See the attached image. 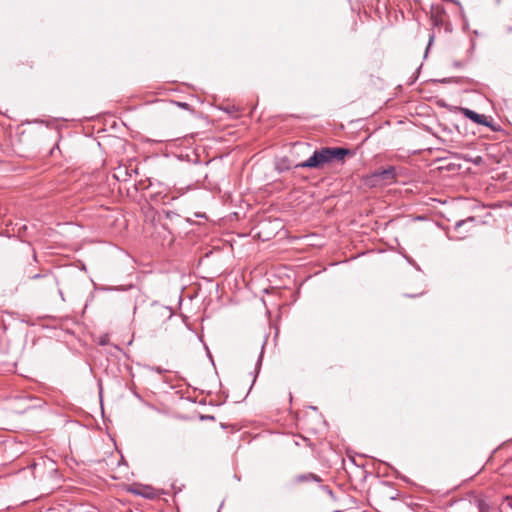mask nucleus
<instances>
[{
    "label": "nucleus",
    "instance_id": "nucleus-1",
    "mask_svg": "<svg viewBox=\"0 0 512 512\" xmlns=\"http://www.w3.org/2000/svg\"><path fill=\"white\" fill-rule=\"evenodd\" d=\"M402 168L395 166H389L386 169H378L372 172L366 178V184L372 187L391 185L397 182V178L400 175Z\"/></svg>",
    "mask_w": 512,
    "mask_h": 512
},
{
    "label": "nucleus",
    "instance_id": "nucleus-2",
    "mask_svg": "<svg viewBox=\"0 0 512 512\" xmlns=\"http://www.w3.org/2000/svg\"><path fill=\"white\" fill-rule=\"evenodd\" d=\"M329 163H331L329 147H323L319 150H315L307 160L297 164L296 167L319 169Z\"/></svg>",
    "mask_w": 512,
    "mask_h": 512
},
{
    "label": "nucleus",
    "instance_id": "nucleus-3",
    "mask_svg": "<svg viewBox=\"0 0 512 512\" xmlns=\"http://www.w3.org/2000/svg\"><path fill=\"white\" fill-rule=\"evenodd\" d=\"M462 114L471 120L473 123H476L478 125H482L485 127L490 128L492 131H498L499 127L494 123V120L491 116H486L484 114H479L475 112L474 110H471L469 108H460Z\"/></svg>",
    "mask_w": 512,
    "mask_h": 512
},
{
    "label": "nucleus",
    "instance_id": "nucleus-4",
    "mask_svg": "<svg viewBox=\"0 0 512 512\" xmlns=\"http://www.w3.org/2000/svg\"><path fill=\"white\" fill-rule=\"evenodd\" d=\"M475 221H476V219L473 216H470V217H468L466 219H462V220L457 221L454 224V231L458 232L460 235L457 236V237H452V236H450L448 234V238L450 240H462V239H464L465 236H466V233H468L470 231V228L473 226Z\"/></svg>",
    "mask_w": 512,
    "mask_h": 512
},
{
    "label": "nucleus",
    "instance_id": "nucleus-5",
    "mask_svg": "<svg viewBox=\"0 0 512 512\" xmlns=\"http://www.w3.org/2000/svg\"><path fill=\"white\" fill-rule=\"evenodd\" d=\"M330 160L332 161H343L347 155L351 154V151L343 147H329Z\"/></svg>",
    "mask_w": 512,
    "mask_h": 512
},
{
    "label": "nucleus",
    "instance_id": "nucleus-6",
    "mask_svg": "<svg viewBox=\"0 0 512 512\" xmlns=\"http://www.w3.org/2000/svg\"><path fill=\"white\" fill-rule=\"evenodd\" d=\"M453 157L456 159H462L466 162H471L478 166L483 164V158L481 156L472 157L469 154L454 153Z\"/></svg>",
    "mask_w": 512,
    "mask_h": 512
},
{
    "label": "nucleus",
    "instance_id": "nucleus-7",
    "mask_svg": "<svg viewBox=\"0 0 512 512\" xmlns=\"http://www.w3.org/2000/svg\"><path fill=\"white\" fill-rule=\"evenodd\" d=\"M308 481L321 482L320 476L314 473L299 474L295 477L296 483H304Z\"/></svg>",
    "mask_w": 512,
    "mask_h": 512
},
{
    "label": "nucleus",
    "instance_id": "nucleus-8",
    "mask_svg": "<svg viewBox=\"0 0 512 512\" xmlns=\"http://www.w3.org/2000/svg\"><path fill=\"white\" fill-rule=\"evenodd\" d=\"M31 279H39V278H45L49 284H57V279L55 276L51 275V274H35L33 276L30 277Z\"/></svg>",
    "mask_w": 512,
    "mask_h": 512
},
{
    "label": "nucleus",
    "instance_id": "nucleus-9",
    "mask_svg": "<svg viewBox=\"0 0 512 512\" xmlns=\"http://www.w3.org/2000/svg\"><path fill=\"white\" fill-rule=\"evenodd\" d=\"M264 345H265V342L261 346V351H260V354H259L258 359H257V363H256V366H255V376H254L253 383L255 382L256 377H257V375H258V373L260 371L261 365H262V359H263V354H264Z\"/></svg>",
    "mask_w": 512,
    "mask_h": 512
},
{
    "label": "nucleus",
    "instance_id": "nucleus-10",
    "mask_svg": "<svg viewBox=\"0 0 512 512\" xmlns=\"http://www.w3.org/2000/svg\"><path fill=\"white\" fill-rule=\"evenodd\" d=\"M475 501H476L479 512H488L489 511V505L486 503V501L484 499L476 498Z\"/></svg>",
    "mask_w": 512,
    "mask_h": 512
},
{
    "label": "nucleus",
    "instance_id": "nucleus-11",
    "mask_svg": "<svg viewBox=\"0 0 512 512\" xmlns=\"http://www.w3.org/2000/svg\"><path fill=\"white\" fill-rule=\"evenodd\" d=\"M157 308L167 319L171 318V316H172L171 309H169L168 307H164V306H159Z\"/></svg>",
    "mask_w": 512,
    "mask_h": 512
},
{
    "label": "nucleus",
    "instance_id": "nucleus-12",
    "mask_svg": "<svg viewBox=\"0 0 512 512\" xmlns=\"http://www.w3.org/2000/svg\"><path fill=\"white\" fill-rule=\"evenodd\" d=\"M321 489L327 493L328 495H330L331 497H333V491L332 489L328 486V485H322L321 486Z\"/></svg>",
    "mask_w": 512,
    "mask_h": 512
},
{
    "label": "nucleus",
    "instance_id": "nucleus-13",
    "mask_svg": "<svg viewBox=\"0 0 512 512\" xmlns=\"http://www.w3.org/2000/svg\"><path fill=\"white\" fill-rule=\"evenodd\" d=\"M433 41H434V34H431L429 37V42H428V45L426 48L425 56H427L428 50H429L430 46L432 45Z\"/></svg>",
    "mask_w": 512,
    "mask_h": 512
},
{
    "label": "nucleus",
    "instance_id": "nucleus-14",
    "mask_svg": "<svg viewBox=\"0 0 512 512\" xmlns=\"http://www.w3.org/2000/svg\"><path fill=\"white\" fill-rule=\"evenodd\" d=\"M151 370H152V371H155V372H157V373H159V374L165 373V372L167 371L166 369H163V368H161V367H159V366H157V367H152V368H151Z\"/></svg>",
    "mask_w": 512,
    "mask_h": 512
},
{
    "label": "nucleus",
    "instance_id": "nucleus-15",
    "mask_svg": "<svg viewBox=\"0 0 512 512\" xmlns=\"http://www.w3.org/2000/svg\"><path fill=\"white\" fill-rule=\"evenodd\" d=\"M175 215H176V213L173 212V211H166L165 212V216H166L167 219H172Z\"/></svg>",
    "mask_w": 512,
    "mask_h": 512
},
{
    "label": "nucleus",
    "instance_id": "nucleus-16",
    "mask_svg": "<svg viewBox=\"0 0 512 512\" xmlns=\"http://www.w3.org/2000/svg\"><path fill=\"white\" fill-rule=\"evenodd\" d=\"M177 104H178V106H180L181 108H184V109H187L189 107V104L184 103V102H178Z\"/></svg>",
    "mask_w": 512,
    "mask_h": 512
},
{
    "label": "nucleus",
    "instance_id": "nucleus-17",
    "mask_svg": "<svg viewBox=\"0 0 512 512\" xmlns=\"http://www.w3.org/2000/svg\"><path fill=\"white\" fill-rule=\"evenodd\" d=\"M135 494H138V495H142V493L138 492V491H134ZM144 497H147V498H150V494H143Z\"/></svg>",
    "mask_w": 512,
    "mask_h": 512
},
{
    "label": "nucleus",
    "instance_id": "nucleus-18",
    "mask_svg": "<svg viewBox=\"0 0 512 512\" xmlns=\"http://www.w3.org/2000/svg\"><path fill=\"white\" fill-rule=\"evenodd\" d=\"M59 294H60V296H61V299H62L63 301H65V298H64V295H63V292H62V290H61V289H59Z\"/></svg>",
    "mask_w": 512,
    "mask_h": 512
},
{
    "label": "nucleus",
    "instance_id": "nucleus-19",
    "mask_svg": "<svg viewBox=\"0 0 512 512\" xmlns=\"http://www.w3.org/2000/svg\"><path fill=\"white\" fill-rule=\"evenodd\" d=\"M507 500L509 501V506L512 508V497H507Z\"/></svg>",
    "mask_w": 512,
    "mask_h": 512
},
{
    "label": "nucleus",
    "instance_id": "nucleus-20",
    "mask_svg": "<svg viewBox=\"0 0 512 512\" xmlns=\"http://www.w3.org/2000/svg\"><path fill=\"white\" fill-rule=\"evenodd\" d=\"M105 344H106V340L105 339L100 340V345H105Z\"/></svg>",
    "mask_w": 512,
    "mask_h": 512
},
{
    "label": "nucleus",
    "instance_id": "nucleus-21",
    "mask_svg": "<svg viewBox=\"0 0 512 512\" xmlns=\"http://www.w3.org/2000/svg\"><path fill=\"white\" fill-rule=\"evenodd\" d=\"M455 167H456V165H455V164H451V165H449V168H450V169H452V168L454 169Z\"/></svg>",
    "mask_w": 512,
    "mask_h": 512
},
{
    "label": "nucleus",
    "instance_id": "nucleus-22",
    "mask_svg": "<svg viewBox=\"0 0 512 512\" xmlns=\"http://www.w3.org/2000/svg\"><path fill=\"white\" fill-rule=\"evenodd\" d=\"M473 34H474V35H476V36H478V35H479V33H478V31H477V30H474V31H473Z\"/></svg>",
    "mask_w": 512,
    "mask_h": 512
},
{
    "label": "nucleus",
    "instance_id": "nucleus-23",
    "mask_svg": "<svg viewBox=\"0 0 512 512\" xmlns=\"http://www.w3.org/2000/svg\"><path fill=\"white\" fill-rule=\"evenodd\" d=\"M474 46H475V41L472 40L471 41V47L474 48Z\"/></svg>",
    "mask_w": 512,
    "mask_h": 512
},
{
    "label": "nucleus",
    "instance_id": "nucleus-24",
    "mask_svg": "<svg viewBox=\"0 0 512 512\" xmlns=\"http://www.w3.org/2000/svg\"><path fill=\"white\" fill-rule=\"evenodd\" d=\"M467 28H468V23L466 22V23L464 24V29H467Z\"/></svg>",
    "mask_w": 512,
    "mask_h": 512
}]
</instances>
